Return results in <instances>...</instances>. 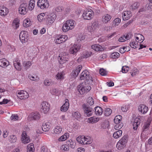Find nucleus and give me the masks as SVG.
I'll return each instance as SVG.
<instances>
[{"instance_id": "33", "label": "nucleus", "mask_w": 152, "mask_h": 152, "mask_svg": "<svg viewBox=\"0 0 152 152\" xmlns=\"http://www.w3.org/2000/svg\"><path fill=\"white\" fill-rule=\"evenodd\" d=\"M64 73L63 72H58L56 75V78L57 80H62L64 79Z\"/></svg>"}, {"instance_id": "49", "label": "nucleus", "mask_w": 152, "mask_h": 152, "mask_svg": "<svg viewBox=\"0 0 152 152\" xmlns=\"http://www.w3.org/2000/svg\"><path fill=\"white\" fill-rule=\"evenodd\" d=\"M31 1L32 0L30 1L29 5L28 7V10H32L34 8L35 6V4L34 3L31 2Z\"/></svg>"}, {"instance_id": "39", "label": "nucleus", "mask_w": 152, "mask_h": 152, "mask_svg": "<svg viewBox=\"0 0 152 152\" xmlns=\"http://www.w3.org/2000/svg\"><path fill=\"white\" fill-rule=\"evenodd\" d=\"M53 83V82L50 80L45 79L44 82V84L46 86L52 85Z\"/></svg>"}, {"instance_id": "51", "label": "nucleus", "mask_w": 152, "mask_h": 152, "mask_svg": "<svg viewBox=\"0 0 152 152\" xmlns=\"http://www.w3.org/2000/svg\"><path fill=\"white\" fill-rule=\"evenodd\" d=\"M19 22L18 19H15L13 22V26H15L16 28H18L19 26Z\"/></svg>"}, {"instance_id": "52", "label": "nucleus", "mask_w": 152, "mask_h": 152, "mask_svg": "<svg viewBox=\"0 0 152 152\" xmlns=\"http://www.w3.org/2000/svg\"><path fill=\"white\" fill-rule=\"evenodd\" d=\"M139 5L140 4L138 3H135L132 5L131 6V9H132V10H134L138 8Z\"/></svg>"}, {"instance_id": "3", "label": "nucleus", "mask_w": 152, "mask_h": 152, "mask_svg": "<svg viewBox=\"0 0 152 152\" xmlns=\"http://www.w3.org/2000/svg\"><path fill=\"white\" fill-rule=\"evenodd\" d=\"M80 78L81 80L86 79L87 81L93 82L92 77L90 75L89 72L87 70H84L81 73L80 76Z\"/></svg>"}, {"instance_id": "22", "label": "nucleus", "mask_w": 152, "mask_h": 152, "mask_svg": "<svg viewBox=\"0 0 152 152\" xmlns=\"http://www.w3.org/2000/svg\"><path fill=\"white\" fill-rule=\"evenodd\" d=\"M130 11H126L124 12L123 15V19L124 20H127L130 18L131 15Z\"/></svg>"}, {"instance_id": "42", "label": "nucleus", "mask_w": 152, "mask_h": 152, "mask_svg": "<svg viewBox=\"0 0 152 152\" xmlns=\"http://www.w3.org/2000/svg\"><path fill=\"white\" fill-rule=\"evenodd\" d=\"M136 39L137 40L138 42L142 40V41L141 42H142L145 39V38L142 35L140 34H138L137 35V36L136 37Z\"/></svg>"}, {"instance_id": "23", "label": "nucleus", "mask_w": 152, "mask_h": 152, "mask_svg": "<svg viewBox=\"0 0 152 152\" xmlns=\"http://www.w3.org/2000/svg\"><path fill=\"white\" fill-rule=\"evenodd\" d=\"M31 117L32 120H36L40 118V115L39 113L36 112L31 114Z\"/></svg>"}, {"instance_id": "16", "label": "nucleus", "mask_w": 152, "mask_h": 152, "mask_svg": "<svg viewBox=\"0 0 152 152\" xmlns=\"http://www.w3.org/2000/svg\"><path fill=\"white\" fill-rule=\"evenodd\" d=\"M69 106V100L66 99L65 100V103L61 107V110L64 112L66 111L68 109Z\"/></svg>"}, {"instance_id": "63", "label": "nucleus", "mask_w": 152, "mask_h": 152, "mask_svg": "<svg viewBox=\"0 0 152 152\" xmlns=\"http://www.w3.org/2000/svg\"><path fill=\"white\" fill-rule=\"evenodd\" d=\"M50 92L51 94L54 95V94H57L58 93V91L57 89L53 88L50 89Z\"/></svg>"}, {"instance_id": "24", "label": "nucleus", "mask_w": 152, "mask_h": 152, "mask_svg": "<svg viewBox=\"0 0 152 152\" xmlns=\"http://www.w3.org/2000/svg\"><path fill=\"white\" fill-rule=\"evenodd\" d=\"M26 133H23L22 134V138L21 139L23 143L24 144H26L29 142L30 140L28 137H26Z\"/></svg>"}, {"instance_id": "21", "label": "nucleus", "mask_w": 152, "mask_h": 152, "mask_svg": "<svg viewBox=\"0 0 152 152\" xmlns=\"http://www.w3.org/2000/svg\"><path fill=\"white\" fill-rule=\"evenodd\" d=\"M111 18V17L110 15L106 14L104 15L103 16L102 20L104 23H107L110 21Z\"/></svg>"}, {"instance_id": "50", "label": "nucleus", "mask_w": 152, "mask_h": 152, "mask_svg": "<svg viewBox=\"0 0 152 152\" xmlns=\"http://www.w3.org/2000/svg\"><path fill=\"white\" fill-rule=\"evenodd\" d=\"M11 102L10 100L4 99L2 101L0 102V104H8L9 105H11Z\"/></svg>"}, {"instance_id": "56", "label": "nucleus", "mask_w": 152, "mask_h": 152, "mask_svg": "<svg viewBox=\"0 0 152 152\" xmlns=\"http://www.w3.org/2000/svg\"><path fill=\"white\" fill-rule=\"evenodd\" d=\"M18 116L17 114H12L10 117L11 119L14 121L18 120Z\"/></svg>"}, {"instance_id": "25", "label": "nucleus", "mask_w": 152, "mask_h": 152, "mask_svg": "<svg viewBox=\"0 0 152 152\" xmlns=\"http://www.w3.org/2000/svg\"><path fill=\"white\" fill-rule=\"evenodd\" d=\"M94 110L95 114L96 115H101L103 113V109L102 107H100L97 106L96 107L94 108Z\"/></svg>"}, {"instance_id": "6", "label": "nucleus", "mask_w": 152, "mask_h": 152, "mask_svg": "<svg viewBox=\"0 0 152 152\" xmlns=\"http://www.w3.org/2000/svg\"><path fill=\"white\" fill-rule=\"evenodd\" d=\"M37 6L42 9L48 8L49 3L47 0H39L37 2Z\"/></svg>"}, {"instance_id": "62", "label": "nucleus", "mask_w": 152, "mask_h": 152, "mask_svg": "<svg viewBox=\"0 0 152 152\" xmlns=\"http://www.w3.org/2000/svg\"><path fill=\"white\" fill-rule=\"evenodd\" d=\"M92 142V141L90 139H89L87 138L86 137L85 138V140L84 141V145L85 144H89L91 143Z\"/></svg>"}, {"instance_id": "36", "label": "nucleus", "mask_w": 152, "mask_h": 152, "mask_svg": "<svg viewBox=\"0 0 152 152\" xmlns=\"http://www.w3.org/2000/svg\"><path fill=\"white\" fill-rule=\"evenodd\" d=\"M99 120V118H95L94 117H92L89 118L88 119V122L90 123H95L98 121Z\"/></svg>"}, {"instance_id": "4", "label": "nucleus", "mask_w": 152, "mask_h": 152, "mask_svg": "<svg viewBox=\"0 0 152 152\" xmlns=\"http://www.w3.org/2000/svg\"><path fill=\"white\" fill-rule=\"evenodd\" d=\"M28 4L24 3L20 4L19 6L18 10L19 13L21 15H24L27 12Z\"/></svg>"}, {"instance_id": "13", "label": "nucleus", "mask_w": 152, "mask_h": 152, "mask_svg": "<svg viewBox=\"0 0 152 152\" xmlns=\"http://www.w3.org/2000/svg\"><path fill=\"white\" fill-rule=\"evenodd\" d=\"M82 68V66L81 65H78L75 69L73 70L72 74L74 78L76 77L80 72Z\"/></svg>"}, {"instance_id": "47", "label": "nucleus", "mask_w": 152, "mask_h": 152, "mask_svg": "<svg viewBox=\"0 0 152 152\" xmlns=\"http://www.w3.org/2000/svg\"><path fill=\"white\" fill-rule=\"evenodd\" d=\"M116 125L114 126V128L116 130H119L121 129L124 126V124L122 123H118L115 124Z\"/></svg>"}, {"instance_id": "2", "label": "nucleus", "mask_w": 152, "mask_h": 152, "mask_svg": "<svg viewBox=\"0 0 152 152\" xmlns=\"http://www.w3.org/2000/svg\"><path fill=\"white\" fill-rule=\"evenodd\" d=\"M84 115L86 117H89L92 115L93 113V109L90 107L88 105L83 104L82 105Z\"/></svg>"}, {"instance_id": "9", "label": "nucleus", "mask_w": 152, "mask_h": 152, "mask_svg": "<svg viewBox=\"0 0 152 152\" xmlns=\"http://www.w3.org/2000/svg\"><path fill=\"white\" fill-rule=\"evenodd\" d=\"M142 118V117L139 116L134 119L133 124V129L134 130L137 129L138 126L141 122Z\"/></svg>"}, {"instance_id": "61", "label": "nucleus", "mask_w": 152, "mask_h": 152, "mask_svg": "<svg viewBox=\"0 0 152 152\" xmlns=\"http://www.w3.org/2000/svg\"><path fill=\"white\" fill-rule=\"evenodd\" d=\"M28 77L31 80L34 81H37L39 79V78L36 76L35 77L32 76H29Z\"/></svg>"}, {"instance_id": "35", "label": "nucleus", "mask_w": 152, "mask_h": 152, "mask_svg": "<svg viewBox=\"0 0 152 152\" xmlns=\"http://www.w3.org/2000/svg\"><path fill=\"white\" fill-rule=\"evenodd\" d=\"M85 138V137L79 136L77 138L76 140L79 143L84 145V141Z\"/></svg>"}, {"instance_id": "10", "label": "nucleus", "mask_w": 152, "mask_h": 152, "mask_svg": "<svg viewBox=\"0 0 152 152\" xmlns=\"http://www.w3.org/2000/svg\"><path fill=\"white\" fill-rule=\"evenodd\" d=\"M27 31H22L20 34V39L22 43H25L28 41V36L26 34Z\"/></svg>"}, {"instance_id": "48", "label": "nucleus", "mask_w": 152, "mask_h": 152, "mask_svg": "<svg viewBox=\"0 0 152 152\" xmlns=\"http://www.w3.org/2000/svg\"><path fill=\"white\" fill-rule=\"evenodd\" d=\"M120 54L118 53L115 52L111 54L110 57L113 58H116L119 57Z\"/></svg>"}, {"instance_id": "57", "label": "nucleus", "mask_w": 152, "mask_h": 152, "mask_svg": "<svg viewBox=\"0 0 152 152\" xmlns=\"http://www.w3.org/2000/svg\"><path fill=\"white\" fill-rule=\"evenodd\" d=\"M100 74L102 76H105L107 75V72L103 69H101L99 70Z\"/></svg>"}, {"instance_id": "7", "label": "nucleus", "mask_w": 152, "mask_h": 152, "mask_svg": "<svg viewBox=\"0 0 152 152\" xmlns=\"http://www.w3.org/2000/svg\"><path fill=\"white\" fill-rule=\"evenodd\" d=\"M41 112L44 114L47 113L50 109V105L46 102H42L41 105Z\"/></svg>"}, {"instance_id": "32", "label": "nucleus", "mask_w": 152, "mask_h": 152, "mask_svg": "<svg viewBox=\"0 0 152 152\" xmlns=\"http://www.w3.org/2000/svg\"><path fill=\"white\" fill-rule=\"evenodd\" d=\"M72 115V116L78 120L81 118V115L78 111L74 112Z\"/></svg>"}, {"instance_id": "41", "label": "nucleus", "mask_w": 152, "mask_h": 152, "mask_svg": "<svg viewBox=\"0 0 152 152\" xmlns=\"http://www.w3.org/2000/svg\"><path fill=\"white\" fill-rule=\"evenodd\" d=\"M126 146V145L118 142L116 145V147L119 150L123 149Z\"/></svg>"}, {"instance_id": "19", "label": "nucleus", "mask_w": 152, "mask_h": 152, "mask_svg": "<svg viewBox=\"0 0 152 152\" xmlns=\"http://www.w3.org/2000/svg\"><path fill=\"white\" fill-rule=\"evenodd\" d=\"M98 26V24L96 22H94L91 23L90 25L87 26V30L89 32L93 31L96 27Z\"/></svg>"}, {"instance_id": "18", "label": "nucleus", "mask_w": 152, "mask_h": 152, "mask_svg": "<svg viewBox=\"0 0 152 152\" xmlns=\"http://www.w3.org/2000/svg\"><path fill=\"white\" fill-rule=\"evenodd\" d=\"M9 12L8 9L3 6L0 7V15L4 16L7 15Z\"/></svg>"}, {"instance_id": "43", "label": "nucleus", "mask_w": 152, "mask_h": 152, "mask_svg": "<svg viewBox=\"0 0 152 152\" xmlns=\"http://www.w3.org/2000/svg\"><path fill=\"white\" fill-rule=\"evenodd\" d=\"M30 19L28 18L24 20L23 25L24 27H28L30 26Z\"/></svg>"}, {"instance_id": "14", "label": "nucleus", "mask_w": 152, "mask_h": 152, "mask_svg": "<svg viewBox=\"0 0 152 152\" xmlns=\"http://www.w3.org/2000/svg\"><path fill=\"white\" fill-rule=\"evenodd\" d=\"M68 57V55H63L61 57L59 56L58 58L59 63L62 64L65 63L66 61H67L69 59Z\"/></svg>"}, {"instance_id": "59", "label": "nucleus", "mask_w": 152, "mask_h": 152, "mask_svg": "<svg viewBox=\"0 0 152 152\" xmlns=\"http://www.w3.org/2000/svg\"><path fill=\"white\" fill-rule=\"evenodd\" d=\"M61 149L63 150L67 151L69 150V149L68 145L67 144L63 145L61 147Z\"/></svg>"}, {"instance_id": "11", "label": "nucleus", "mask_w": 152, "mask_h": 152, "mask_svg": "<svg viewBox=\"0 0 152 152\" xmlns=\"http://www.w3.org/2000/svg\"><path fill=\"white\" fill-rule=\"evenodd\" d=\"M93 15L92 11H87L83 13L82 16L85 20H90L92 18Z\"/></svg>"}, {"instance_id": "46", "label": "nucleus", "mask_w": 152, "mask_h": 152, "mask_svg": "<svg viewBox=\"0 0 152 152\" xmlns=\"http://www.w3.org/2000/svg\"><path fill=\"white\" fill-rule=\"evenodd\" d=\"M112 110L110 108H106L105 109L104 115L106 116H109L112 113Z\"/></svg>"}, {"instance_id": "55", "label": "nucleus", "mask_w": 152, "mask_h": 152, "mask_svg": "<svg viewBox=\"0 0 152 152\" xmlns=\"http://www.w3.org/2000/svg\"><path fill=\"white\" fill-rule=\"evenodd\" d=\"M45 16V14L44 13H42L38 15L37 18L39 21H42L44 19V17Z\"/></svg>"}, {"instance_id": "15", "label": "nucleus", "mask_w": 152, "mask_h": 152, "mask_svg": "<svg viewBox=\"0 0 152 152\" xmlns=\"http://www.w3.org/2000/svg\"><path fill=\"white\" fill-rule=\"evenodd\" d=\"M138 110L139 111L142 113L145 114L148 111V108L145 105L141 104L139 106Z\"/></svg>"}, {"instance_id": "53", "label": "nucleus", "mask_w": 152, "mask_h": 152, "mask_svg": "<svg viewBox=\"0 0 152 152\" xmlns=\"http://www.w3.org/2000/svg\"><path fill=\"white\" fill-rule=\"evenodd\" d=\"M59 37L60 39H61V40H62V43L65 42L68 38V37L66 35H59Z\"/></svg>"}, {"instance_id": "60", "label": "nucleus", "mask_w": 152, "mask_h": 152, "mask_svg": "<svg viewBox=\"0 0 152 152\" xmlns=\"http://www.w3.org/2000/svg\"><path fill=\"white\" fill-rule=\"evenodd\" d=\"M129 68L126 66H123L122 68V72L123 73H126L128 71Z\"/></svg>"}, {"instance_id": "8", "label": "nucleus", "mask_w": 152, "mask_h": 152, "mask_svg": "<svg viewBox=\"0 0 152 152\" xmlns=\"http://www.w3.org/2000/svg\"><path fill=\"white\" fill-rule=\"evenodd\" d=\"M17 96L21 99H25L28 98V94L26 91L23 90H20L17 92Z\"/></svg>"}, {"instance_id": "27", "label": "nucleus", "mask_w": 152, "mask_h": 152, "mask_svg": "<svg viewBox=\"0 0 152 152\" xmlns=\"http://www.w3.org/2000/svg\"><path fill=\"white\" fill-rule=\"evenodd\" d=\"M32 63L30 61H24L23 62V67L26 70L28 68H30L32 65Z\"/></svg>"}, {"instance_id": "12", "label": "nucleus", "mask_w": 152, "mask_h": 152, "mask_svg": "<svg viewBox=\"0 0 152 152\" xmlns=\"http://www.w3.org/2000/svg\"><path fill=\"white\" fill-rule=\"evenodd\" d=\"M56 17V15L53 13L47 15V17L45 18H46L47 21L50 24L53 23Z\"/></svg>"}, {"instance_id": "45", "label": "nucleus", "mask_w": 152, "mask_h": 152, "mask_svg": "<svg viewBox=\"0 0 152 152\" xmlns=\"http://www.w3.org/2000/svg\"><path fill=\"white\" fill-rule=\"evenodd\" d=\"M121 22V19L119 18H116L113 21V25L114 26H118Z\"/></svg>"}, {"instance_id": "29", "label": "nucleus", "mask_w": 152, "mask_h": 152, "mask_svg": "<svg viewBox=\"0 0 152 152\" xmlns=\"http://www.w3.org/2000/svg\"><path fill=\"white\" fill-rule=\"evenodd\" d=\"M91 48L96 51H101L102 49V46L98 44L92 45L91 46Z\"/></svg>"}, {"instance_id": "44", "label": "nucleus", "mask_w": 152, "mask_h": 152, "mask_svg": "<svg viewBox=\"0 0 152 152\" xmlns=\"http://www.w3.org/2000/svg\"><path fill=\"white\" fill-rule=\"evenodd\" d=\"M118 142L126 145L127 142V135H124Z\"/></svg>"}, {"instance_id": "37", "label": "nucleus", "mask_w": 152, "mask_h": 152, "mask_svg": "<svg viewBox=\"0 0 152 152\" xmlns=\"http://www.w3.org/2000/svg\"><path fill=\"white\" fill-rule=\"evenodd\" d=\"M138 42L136 39L135 41L134 40L130 43V45L132 48H136L138 45Z\"/></svg>"}, {"instance_id": "28", "label": "nucleus", "mask_w": 152, "mask_h": 152, "mask_svg": "<svg viewBox=\"0 0 152 152\" xmlns=\"http://www.w3.org/2000/svg\"><path fill=\"white\" fill-rule=\"evenodd\" d=\"M14 65L15 68L18 70L20 71L21 69V66L20 63L18 61V60L15 61L14 62Z\"/></svg>"}, {"instance_id": "40", "label": "nucleus", "mask_w": 152, "mask_h": 152, "mask_svg": "<svg viewBox=\"0 0 152 152\" xmlns=\"http://www.w3.org/2000/svg\"><path fill=\"white\" fill-rule=\"evenodd\" d=\"M62 128L60 126H57L54 129V131L56 134H59L62 131Z\"/></svg>"}, {"instance_id": "38", "label": "nucleus", "mask_w": 152, "mask_h": 152, "mask_svg": "<svg viewBox=\"0 0 152 152\" xmlns=\"http://www.w3.org/2000/svg\"><path fill=\"white\" fill-rule=\"evenodd\" d=\"M62 30L63 32H66L69 31V30L71 29L70 27L68 26L66 23H64L62 28Z\"/></svg>"}, {"instance_id": "58", "label": "nucleus", "mask_w": 152, "mask_h": 152, "mask_svg": "<svg viewBox=\"0 0 152 152\" xmlns=\"http://www.w3.org/2000/svg\"><path fill=\"white\" fill-rule=\"evenodd\" d=\"M10 142L12 143H14L17 140L16 137L15 136L12 135L10 136Z\"/></svg>"}, {"instance_id": "34", "label": "nucleus", "mask_w": 152, "mask_h": 152, "mask_svg": "<svg viewBox=\"0 0 152 152\" xmlns=\"http://www.w3.org/2000/svg\"><path fill=\"white\" fill-rule=\"evenodd\" d=\"M69 137V134L67 133H65L64 135L61 137L58 140L59 141H63L66 140Z\"/></svg>"}, {"instance_id": "64", "label": "nucleus", "mask_w": 152, "mask_h": 152, "mask_svg": "<svg viewBox=\"0 0 152 152\" xmlns=\"http://www.w3.org/2000/svg\"><path fill=\"white\" fill-rule=\"evenodd\" d=\"M62 40H61V39H60V38L59 36L58 37L55 38V41L56 43L57 44H60L61 43H62Z\"/></svg>"}, {"instance_id": "31", "label": "nucleus", "mask_w": 152, "mask_h": 152, "mask_svg": "<svg viewBox=\"0 0 152 152\" xmlns=\"http://www.w3.org/2000/svg\"><path fill=\"white\" fill-rule=\"evenodd\" d=\"M74 22H75L74 20H67L65 23L68 26H69V27H70V28L71 29H72L74 28Z\"/></svg>"}, {"instance_id": "17", "label": "nucleus", "mask_w": 152, "mask_h": 152, "mask_svg": "<svg viewBox=\"0 0 152 152\" xmlns=\"http://www.w3.org/2000/svg\"><path fill=\"white\" fill-rule=\"evenodd\" d=\"M150 122H146L145 123L142 127V133L141 134V136H145V134H144V132L147 131L149 129L150 125Z\"/></svg>"}, {"instance_id": "30", "label": "nucleus", "mask_w": 152, "mask_h": 152, "mask_svg": "<svg viewBox=\"0 0 152 152\" xmlns=\"http://www.w3.org/2000/svg\"><path fill=\"white\" fill-rule=\"evenodd\" d=\"M122 133V132L121 130L117 131L113 133V137L115 138H118L121 136Z\"/></svg>"}, {"instance_id": "20", "label": "nucleus", "mask_w": 152, "mask_h": 152, "mask_svg": "<svg viewBox=\"0 0 152 152\" xmlns=\"http://www.w3.org/2000/svg\"><path fill=\"white\" fill-rule=\"evenodd\" d=\"M51 125V124L48 122L43 123L42 126V130L45 132L48 131L49 130Z\"/></svg>"}, {"instance_id": "5", "label": "nucleus", "mask_w": 152, "mask_h": 152, "mask_svg": "<svg viewBox=\"0 0 152 152\" xmlns=\"http://www.w3.org/2000/svg\"><path fill=\"white\" fill-rule=\"evenodd\" d=\"M81 45L80 44L74 45L72 47L69 49V52L70 54L76 56L77 52L81 48Z\"/></svg>"}, {"instance_id": "54", "label": "nucleus", "mask_w": 152, "mask_h": 152, "mask_svg": "<svg viewBox=\"0 0 152 152\" xmlns=\"http://www.w3.org/2000/svg\"><path fill=\"white\" fill-rule=\"evenodd\" d=\"M88 103L90 105H92L94 104V101L93 98L91 97H89L88 99Z\"/></svg>"}, {"instance_id": "1", "label": "nucleus", "mask_w": 152, "mask_h": 152, "mask_svg": "<svg viewBox=\"0 0 152 152\" xmlns=\"http://www.w3.org/2000/svg\"><path fill=\"white\" fill-rule=\"evenodd\" d=\"M77 90L81 94L89 92L91 89V86L84 85L83 83L80 84L77 86Z\"/></svg>"}, {"instance_id": "26", "label": "nucleus", "mask_w": 152, "mask_h": 152, "mask_svg": "<svg viewBox=\"0 0 152 152\" xmlns=\"http://www.w3.org/2000/svg\"><path fill=\"white\" fill-rule=\"evenodd\" d=\"M6 61H7L9 63V62L5 58H2L0 59V66L2 67H6L8 65H7V63Z\"/></svg>"}]
</instances>
